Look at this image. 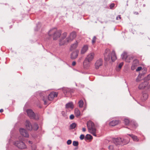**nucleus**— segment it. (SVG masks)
<instances>
[{
    "label": "nucleus",
    "mask_w": 150,
    "mask_h": 150,
    "mask_svg": "<svg viewBox=\"0 0 150 150\" xmlns=\"http://www.w3.org/2000/svg\"><path fill=\"white\" fill-rule=\"evenodd\" d=\"M40 95L41 99L44 101V104L47 105L48 103L47 100L51 101L53 100L54 97H57V93L56 92H52L48 96L47 98L45 92H42L40 93Z\"/></svg>",
    "instance_id": "obj_1"
},
{
    "label": "nucleus",
    "mask_w": 150,
    "mask_h": 150,
    "mask_svg": "<svg viewBox=\"0 0 150 150\" xmlns=\"http://www.w3.org/2000/svg\"><path fill=\"white\" fill-rule=\"evenodd\" d=\"M88 129L89 133L92 134L94 136H97L96 134L98 132V131L95 127V125L91 127V128H88Z\"/></svg>",
    "instance_id": "obj_7"
},
{
    "label": "nucleus",
    "mask_w": 150,
    "mask_h": 150,
    "mask_svg": "<svg viewBox=\"0 0 150 150\" xmlns=\"http://www.w3.org/2000/svg\"><path fill=\"white\" fill-rule=\"evenodd\" d=\"M95 125L94 123L91 120L88 121L87 123V126L88 129V128H91V127L94 126Z\"/></svg>",
    "instance_id": "obj_24"
},
{
    "label": "nucleus",
    "mask_w": 150,
    "mask_h": 150,
    "mask_svg": "<svg viewBox=\"0 0 150 150\" xmlns=\"http://www.w3.org/2000/svg\"><path fill=\"white\" fill-rule=\"evenodd\" d=\"M85 139H93V137L90 134H87L85 136Z\"/></svg>",
    "instance_id": "obj_31"
},
{
    "label": "nucleus",
    "mask_w": 150,
    "mask_h": 150,
    "mask_svg": "<svg viewBox=\"0 0 150 150\" xmlns=\"http://www.w3.org/2000/svg\"><path fill=\"white\" fill-rule=\"evenodd\" d=\"M82 130L83 132H85L86 131V129L85 128L83 127L82 128Z\"/></svg>",
    "instance_id": "obj_49"
},
{
    "label": "nucleus",
    "mask_w": 150,
    "mask_h": 150,
    "mask_svg": "<svg viewBox=\"0 0 150 150\" xmlns=\"http://www.w3.org/2000/svg\"><path fill=\"white\" fill-rule=\"evenodd\" d=\"M148 84V82L146 81H144L140 83L139 86L138 88L139 89H143L146 87V86Z\"/></svg>",
    "instance_id": "obj_16"
},
{
    "label": "nucleus",
    "mask_w": 150,
    "mask_h": 150,
    "mask_svg": "<svg viewBox=\"0 0 150 150\" xmlns=\"http://www.w3.org/2000/svg\"><path fill=\"white\" fill-rule=\"evenodd\" d=\"M63 93L66 97H68L69 95L71 94L70 90L68 88H64L62 89Z\"/></svg>",
    "instance_id": "obj_15"
},
{
    "label": "nucleus",
    "mask_w": 150,
    "mask_h": 150,
    "mask_svg": "<svg viewBox=\"0 0 150 150\" xmlns=\"http://www.w3.org/2000/svg\"><path fill=\"white\" fill-rule=\"evenodd\" d=\"M32 148L33 150H35L36 149V146L35 145H33L32 146Z\"/></svg>",
    "instance_id": "obj_46"
},
{
    "label": "nucleus",
    "mask_w": 150,
    "mask_h": 150,
    "mask_svg": "<svg viewBox=\"0 0 150 150\" xmlns=\"http://www.w3.org/2000/svg\"><path fill=\"white\" fill-rule=\"evenodd\" d=\"M124 122L125 124L126 125H127L129 124V121L128 119H125L124 120Z\"/></svg>",
    "instance_id": "obj_34"
},
{
    "label": "nucleus",
    "mask_w": 150,
    "mask_h": 150,
    "mask_svg": "<svg viewBox=\"0 0 150 150\" xmlns=\"http://www.w3.org/2000/svg\"><path fill=\"white\" fill-rule=\"evenodd\" d=\"M67 33L66 32H64L61 35V38L60 39L59 41V45L61 46L62 45H61L60 44V43L61 42H61H63L64 40H66V38H65L67 36Z\"/></svg>",
    "instance_id": "obj_19"
},
{
    "label": "nucleus",
    "mask_w": 150,
    "mask_h": 150,
    "mask_svg": "<svg viewBox=\"0 0 150 150\" xmlns=\"http://www.w3.org/2000/svg\"><path fill=\"white\" fill-rule=\"evenodd\" d=\"M111 54V59L112 61H114L117 59L115 52L114 50L112 51Z\"/></svg>",
    "instance_id": "obj_23"
},
{
    "label": "nucleus",
    "mask_w": 150,
    "mask_h": 150,
    "mask_svg": "<svg viewBox=\"0 0 150 150\" xmlns=\"http://www.w3.org/2000/svg\"><path fill=\"white\" fill-rule=\"evenodd\" d=\"M123 65V62H121L116 67V70L117 71H119L120 69L122 67Z\"/></svg>",
    "instance_id": "obj_29"
},
{
    "label": "nucleus",
    "mask_w": 150,
    "mask_h": 150,
    "mask_svg": "<svg viewBox=\"0 0 150 150\" xmlns=\"http://www.w3.org/2000/svg\"><path fill=\"white\" fill-rule=\"evenodd\" d=\"M79 52V51L78 50L72 51L70 54L71 58L72 59H76L78 56Z\"/></svg>",
    "instance_id": "obj_11"
},
{
    "label": "nucleus",
    "mask_w": 150,
    "mask_h": 150,
    "mask_svg": "<svg viewBox=\"0 0 150 150\" xmlns=\"http://www.w3.org/2000/svg\"><path fill=\"white\" fill-rule=\"evenodd\" d=\"M76 64V62L75 61H73L72 63V65L73 66H74Z\"/></svg>",
    "instance_id": "obj_47"
},
{
    "label": "nucleus",
    "mask_w": 150,
    "mask_h": 150,
    "mask_svg": "<svg viewBox=\"0 0 150 150\" xmlns=\"http://www.w3.org/2000/svg\"><path fill=\"white\" fill-rule=\"evenodd\" d=\"M78 45V42L77 41H76V42L72 45L71 46L70 48V50H72L76 48Z\"/></svg>",
    "instance_id": "obj_26"
},
{
    "label": "nucleus",
    "mask_w": 150,
    "mask_h": 150,
    "mask_svg": "<svg viewBox=\"0 0 150 150\" xmlns=\"http://www.w3.org/2000/svg\"><path fill=\"white\" fill-rule=\"evenodd\" d=\"M121 57L122 59L125 60L127 62H130L132 57L130 56H128L127 52H124L121 54Z\"/></svg>",
    "instance_id": "obj_6"
},
{
    "label": "nucleus",
    "mask_w": 150,
    "mask_h": 150,
    "mask_svg": "<svg viewBox=\"0 0 150 150\" xmlns=\"http://www.w3.org/2000/svg\"><path fill=\"white\" fill-rule=\"evenodd\" d=\"M26 112L28 116L31 119H38V118L37 119L35 118V115L33 111L30 109L27 110Z\"/></svg>",
    "instance_id": "obj_9"
},
{
    "label": "nucleus",
    "mask_w": 150,
    "mask_h": 150,
    "mask_svg": "<svg viewBox=\"0 0 150 150\" xmlns=\"http://www.w3.org/2000/svg\"><path fill=\"white\" fill-rule=\"evenodd\" d=\"M76 126V124L74 123H72L70 126V128L71 129H74Z\"/></svg>",
    "instance_id": "obj_33"
},
{
    "label": "nucleus",
    "mask_w": 150,
    "mask_h": 150,
    "mask_svg": "<svg viewBox=\"0 0 150 150\" xmlns=\"http://www.w3.org/2000/svg\"><path fill=\"white\" fill-rule=\"evenodd\" d=\"M121 19V16L120 15H118L116 17V19L117 20H119Z\"/></svg>",
    "instance_id": "obj_45"
},
{
    "label": "nucleus",
    "mask_w": 150,
    "mask_h": 150,
    "mask_svg": "<svg viewBox=\"0 0 150 150\" xmlns=\"http://www.w3.org/2000/svg\"><path fill=\"white\" fill-rule=\"evenodd\" d=\"M90 62L84 59L83 63V67L86 69H88L89 68L90 65Z\"/></svg>",
    "instance_id": "obj_17"
},
{
    "label": "nucleus",
    "mask_w": 150,
    "mask_h": 150,
    "mask_svg": "<svg viewBox=\"0 0 150 150\" xmlns=\"http://www.w3.org/2000/svg\"><path fill=\"white\" fill-rule=\"evenodd\" d=\"M32 128H33L34 130H37L38 128V125L36 123L34 124L33 127H32Z\"/></svg>",
    "instance_id": "obj_32"
},
{
    "label": "nucleus",
    "mask_w": 150,
    "mask_h": 150,
    "mask_svg": "<svg viewBox=\"0 0 150 150\" xmlns=\"http://www.w3.org/2000/svg\"><path fill=\"white\" fill-rule=\"evenodd\" d=\"M115 6V4H111L110 6V9H112L113 7Z\"/></svg>",
    "instance_id": "obj_44"
},
{
    "label": "nucleus",
    "mask_w": 150,
    "mask_h": 150,
    "mask_svg": "<svg viewBox=\"0 0 150 150\" xmlns=\"http://www.w3.org/2000/svg\"><path fill=\"white\" fill-rule=\"evenodd\" d=\"M127 6H128V4H127Z\"/></svg>",
    "instance_id": "obj_54"
},
{
    "label": "nucleus",
    "mask_w": 150,
    "mask_h": 150,
    "mask_svg": "<svg viewBox=\"0 0 150 150\" xmlns=\"http://www.w3.org/2000/svg\"><path fill=\"white\" fill-rule=\"evenodd\" d=\"M146 80H150V74H149L145 78Z\"/></svg>",
    "instance_id": "obj_38"
},
{
    "label": "nucleus",
    "mask_w": 150,
    "mask_h": 150,
    "mask_svg": "<svg viewBox=\"0 0 150 150\" xmlns=\"http://www.w3.org/2000/svg\"><path fill=\"white\" fill-rule=\"evenodd\" d=\"M142 69V67H139L137 68L136 69V71H138L140 70H141Z\"/></svg>",
    "instance_id": "obj_42"
},
{
    "label": "nucleus",
    "mask_w": 150,
    "mask_h": 150,
    "mask_svg": "<svg viewBox=\"0 0 150 150\" xmlns=\"http://www.w3.org/2000/svg\"><path fill=\"white\" fill-rule=\"evenodd\" d=\"M73 145L74 146H77L79 145L78 142L77 141H74L73 142Z\"/></svg>",
    "instance_id": "obj_35"
},
{
    "label": "nucleus",
    "mask_w": 150,
    "mask_h": 150,
    "mask_svg": "<svg viewBox=\"0 0 150 150\" xmlns=\"http://www.w3.org/2000/svg\"><path fill=\"white\" fill-rule=\"evenodd\" d=\"M3 109H1L0 110V112H3Z\"/></svg>",
    "instance_id": "obj_51"
},
{
    "label": "nucleus",
    "mask_w": 150,
    "mask_h": 150,
    "mask_svg": "<svg viewBox=\"0 0 150 150\" xmlns=\"http://www.w3.org/2000/svg\"><path fill=\"white\" fill-rule=\"evenodd\" d=\"M147 84V86H146V87L147 88L149 89L150 88V84L149 85Z\"/></svg>",
    "instance_id": "obj_48"
},
{
    "label": "nucleus",
    "mask_w": 150,
    "mask_h": 150,
    "mask_svg": "<svg viewBox=\"0 0 150 150\" xmlns=\"http://www.w3.org/2000/svg\"><path fill=\"white\" fill-rule=\"evenodd\" d=\"M119 123L118 120H114L109 123V125L112 126H114L117 125Z\"/></svg>",
    "instance_id": "obj_21"
},
{
    "label": "nucleus",
    "mask_w": 150,
    "mask_h": 150,
    "mask_svg": "<svg viewBox=\"0 0 150 150\" xmlns=\"http://www.w3.org/2000/svg\"><path fill=\"white\" fill-rule=\"evenodd\" d=\"M28 143L30 144H32V142L30 141H28Z\"/></svg>",
    "instance_id": "obj_52"
},
{
    "label": "nucleus",
    "mask_w": 150,
    "mask_h": 150,
    "mask_svg": "<svg viewBox=\"0 0 150 150\" xmlns=\"http://www.w3.org/2000/svg\"><path fill=\"white\" fill-rule=\"evenodd\" d=\"M25 125V127L28 130H31L32 129V126L28 120H26Z\"/></svg>",
    "instance_id": "obj_18"
},
{
    "label": "nucleus",
    "mask_w": 150,
    "mask_h": 150,
    "mask_svg": "<svg viewBox=\"0 0 150 150\" xmlns=\"http://www.w3.org/2000/svg\"><path fill=\"white\" fill-rule=\"evenodd\" d=\"M148 97V95L147 93L145 92H143L142 99L143 101L147 99Z\"/></svg>",
    "instance_id": "obj_27"
},
{
    "label": "nucleus",
    "mask_w": 150,
    "mask_h": 150,
    "mask_svg": "<svg viewBox=\"0 0 150 150\" xmlns=\"http://www.w3.org/2000/svg\"><path fill=\"white\" fill-rule=\"evenodd\" d=\"M14 145L21 149H25L26 148V146L25 144L21 141H16L14 143Z\"/></svg>",
    "instance_id": "obj_5"
},
{
    "label": "nucleus",
    "mask_w": 150,
    "mask_h": 150,
    "mask_svg": "<svg viewBox=\"0 0 150 150\" xmlns=\"http://www.w3.org/2000/svg\"><path fill=\"white\" fill-rule=\"evenodd\" d=\"M110 54V50L108 49H106L105 51L104 54V59L106 61H109L111 58V57L109 55Z\"/></svg>",
    "instance_id": "obj_10"
},
{
    "label": "nucleus",
    "mask_w": 150,
    "mask_h": 150,
    "mask_svg": "<svg viewBox=\"0 0 150 150\" xmlns=\"http://www.w3.org/2000/svg\"><path fill=\"white\" fill-rule=\"evenodd\" d=\"M108 148L110 150H113V146L112 145H110L108 146Z\"/></svg>",
    "instance_id": "obj_41"
},
{
    "label": "nucleus",
    "mask_w": 150,
    "mask_h": 150,
    "mask_svg": "<svg viewBox=\"0 0 150 150\" xmlns=\"http://www.w3.org/2000/svg\"><path fill=\"white\" fill-rule=\"evenodd\" d=\"M103 64V61L102 59H99L97 60L95 64V66L96 68L97 69H98L99 67L102 66Z\"/></svg>",
    "instance_id": "obj_14"
},
{
    "label": "nucleus",
    "mask_w": 150,
    "mask_h": 150,
    "mask_svg": "<svg viewBox=\"0 0 150 150\" xmlns=\"http://www.w3.org/2000/svg\"><path fill=\"white\" fill-rule=\"evenodd\" d=\"M141 80V76L139 75L137 76V77L136 79V81L137 82H138L140 81Z\"/></svg>",
    "instance_id": "obj_37"
},
{
    "label": "nucleus",
    "mask_w": 150,
    "mask_h": 150,
    "mask_svg": "<svg viewBox=\"0 0 150 150\" xmlns=\"http://www.w3.org/2000/svg\"><path fill=\"white\" fill-rule=\"evenodd\" d=\"M74 116L73 115H71L69 117V118L71 120H72L74 118Z\"/></svg>",
    "instance_id": "obj_43"
},
{
    "label": "nucleus",
    "mask_w": 150,
    "mask_h": 150,
    "mask_svg": "<svg viewBox=\"0 0 150 150\" xmlns=\"http://www.w3.org/2000/svg\"><path fill=\"white\" fill-rule=\"evenodd\" d=\"M128 135L132 138L134 141L136 142L138 141L139 139L137 136L132 134H129Z\"/></svg>",
    "instance_id": "obj_28"
},
{
    "label": "nucleus",
    "mask_w": 150,
    "mask_h": 150,
    "mask_svg": "<svg viewBox=\"0 0 150 150\" xmlns=\"http://www.w3.org/2000/svg\"><path fill=\"white\" fill-rule=\"evenodd\" d=\"M62 33L60 30H57L55 28L51 29L49 31L48 34L50 36L53 35L54 40H57L61 35Z\"/></svg>",
    "instance_id": "obj_2"
},
{
    "label": "nucleus",
    "mask_w": 150,
    "mask_h": 150,
    "mask_svg": "<svg viewBox=\"0 0 150 150\" xmlns=\"http://www.w3.org/2000/svg\"><path fill=\"white\" fill-rule=\"evenodd\" d=\"M88 47L87 45H85L82 48L81 51V53L82 54H83L85 53L88 50Z\"/></svg>",
    "instance_id": "obj_20"
},
{
    "label": "nucleus",
    "mask_w": 150,
    "mask_h": 150,
    "mask_svg": "<svg viewBox=\"0 0 150 150\" xmlns=\"http://www.w3.org/2000/svg\"><path fill=\"white\" fill-rule=\"evenodd\" d=\"M96 38L95 36L93 37L92 40V42L93 44H94L96 42Z\"/></svg>",
    "instance_id": "obj_36"
},
{
    "label": "nucleus",
    "mask_w": 150,
    "mask_h": 150,
    "mask_svg": "<svg viewBox=\"0 0 150 150\" xmlns=\"http://www.w3.org/2000/svg\"><path fill=\"white\" fill-rule=\"evenodd\" d=\"M82 59V57H81L79 58L78 59V61L80 62L81 61V60Z\"/></svg>",
    "instance_id": "obj_50"
},
{
    "label": "nucleus",
    "mask_w": 150,
    "mask_h": 150,
    "mask_svg": "<svg viewBox=\"0 0 150 150\" xmlns=\"http://www.w3.org/2000/svg\"><path fill=\"white\" fill-rule=\"evenodd\" d=\"M95 56V54L93 52H91L88 54L87 56L85 59L91 62Z\"/></svg>",
    "instance_id": "obj_8"
},
{
    "label": "nucleus",
    "mask_w": 150,
    "mask_h": 150,
    "mask_svg": "<svg viewBox=\"0 0 150 150\" xmlns=\"http://www.w3.org/2000/svg\"><path fill=\"white\" fill-rule=\"evenodd\" d=\"M72 141L71 140L69 139L67 142V144L68 145H70Z\"/></svg>",
    "instance_id": "obj_40"
},
{
    "label": "nucleus",
    "mask_w": 150,
    "mask_h": 150,
    "mask_svg": "<svg viewBox=\"0 0 150 150\" xmlns=\"http://www.w3.org/2000/svg\"><path fill=\"white\" fill-rule=\"evenodd\" d=\"M74 108V105L72 102H69L67 103L66 105V108H67L73 109Z\"/></svg>",
    "instance_id": "obj_22"
},
{
    "label": "nucleus",
    "mask_w": 150,
    "mask_h": 150,
    "mask_svg": "<svg viewBox=\"0 0 150 150\" xmlns=\"http://www.w3.org/2000/svg\"><path fill=\"white\" fill-rule=\"evenodd\" d=\"M74 114L77 117H78L81 114L80 111L77 108H75L74 110Z\"/></svg>",
    "instance_id": "obj_25"
},
{
    "label": "nucleus",
    "mask_w": 150,
    "mask_h": 150,
    "mask_svg": "<svg viewBox=\"0 0 150 150\" xmlns=\"http://www.w3.org/2000/svg\"><path fill=\"white\" fill-rule=\"evenodd\" d=\"M79 107L80 108H82L83 104V102L82 100H80L78 102Z\"/></svg>",
    "instance_id": "obj_30"
},
{
    "label": "nucleus",
    "mask_w": 150,
    "mask_h": 150,
    "mask_svg": "<svg viewBox=\"0 0 150 150\" xmlns=\"http://www.w3.org/2000/svg\"><path fill=\"white\" fill-rule=\"evenodd\" d=\"M76 33L75 32H73L70 34L69 37L66 38V40H64L63 42H61L60 44L61 45L66 44L67 42L72 41L76 38Z\"/></svg>",
    "instance_id": "obj_3"
},
{
    "label": "nucleus",
    "mask_w": 150,
    "mask_h": 150,
    "mask_svg": "<svg viewBox=\"0 0 150 150\" xmlns=\"http://www.w3.org/2000/svg\"><path fill=\"white\" fill-rule=\"evenodd\" d=\"M84 135L83 134H81L80 137V138L81 140H82L84 138Z\"/></svg>",
    "instance_id": "obj_39"
},
{
    "label": "nucleus",
    "mask_w": 150,
    "mask_h": 150,
    "mask_svg": "<svg viewBox=\"0 0 150 150\" xmlns=\"http://www.w3.org/2000/svg\"><path fill=\"white\" fill-rule=\"evenodd\" d=\"M135 14H138V12H136L135 13Z\"/></svg>",
    "instance_id": "obj_53"
},
{
    "label": "nucleus",
    "mask_w": 150,
    "mask_h": 150,
    "mask_svg": "<svg viewBox=\"0 0 150 150\" xmlns=\"http://www.w3.org/2000/svg\"><path fill=\"white\" fill-rule=\"evenodd\" d=\"M21 134L24 137H28L29 136V134L27 131L25 129L21 128L19 130Z\"/></svg>",
    "instance_id": "obj_13"
},
{
    "label": "nucleus",
    "mask_w": 150,
    "mask_h": 150,
    "mask_svg": "<svg viewBox=\"0 0 150 150\" xmlns=\"http://www.w3.org/2000/svg\"><path fill=\"white\" fill-rule=\"evenodd\" d=\"M112 142L116 145H124L126 144L124 139L121 138H114L112 139Z\"/></svg>",
    "instance_id": "obj_4"
},
{
    "label": "nucleus",
    "mask_w": 150,
    "mask_h": 150,
    "mask_svg": "<svg viewBox=\"0 0 150 150\" xmlns=\"http://www.w3.org/2000/svg\"><path fill=\"white\" fill-rule=\"evenodd\" d=\"M139 61L138 60L135 59L132 62L131 67V69L132 70H134L136 67L139 65Z\"/></svg>",
    "instance_id": "obj_12"
}]
</instances>
